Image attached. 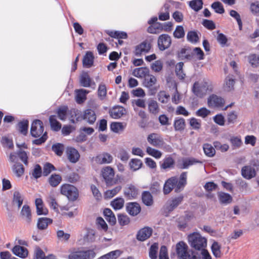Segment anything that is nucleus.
Segmentation results:
<instances>
[{
	"mask_svg": "<svg viewBox=\"0 0 259 259\" xmlns=\"http://www.w3.org/2000/svg\"><path fill=\"white\" fill-rule=\"evenodd\" d=\"M213 85L208 80H204L201 82H195L192 88L193 93L198 97L202 98L206 94L211 92Z\"/></svg>",
	"mask_w": 259,
	"mask_h": 259,
	"instance_id": "1",
	"label": "nucleus"
},
{
	"mask_svg": "<svg viewBox=\"0 0 259 259\" xmlns=\"http://www.w3.org/2000/svg\"><path fill=\"white\" fill-rule=\"evenodd\" d=\"M187 238L189 245L195 250H201L207 246V239L199 233H191Z\"/></svg>",
	"mask_w": 259,
	"mask_h": 259,
	"instance_id": "2",
	"label": "nucleus"
},
{
	"mask_svg": "<svg viewBox=\"0 0 259 259\" xmlns=\"http://www.w3.org/2000/svg\"><path fill=\"white\" fill-rule=\"evenodd\" d=\"M61 193L66 196L69 200L74 201L78 196V191L74 186L70 184H63L60 188Z\"/></svg>",
	"mask_w": 259,
	"mask_h": 259,
	"instance_id": "3",
	"label": "nucleus"
},
{
	"mask_svg": "<svg viewBox=\"0 0 259 259\" xmlns=\"http://www.w3.org/2000/svg\"><path fill=\"white\" fill-rule=\"evenodd\" d=\"M96 253L92 250H74L68 254V259H92L95 257Z\"/></svg>",
	"mask_w": 259,
	"mask_h": 259,
	"instance_id": "4",
	"label": "nucleus"
},
{
	"mask_svg": "<svg viewBox=\"0 0 259 259\" xmlns=\"http://www.w3.org/2000/svg\"><path fill=\"white\" fill-rule=\"evenodd\" d=\"M101 175L107 186H111L116 184L115 181L114 180L115 171L111 166H106L103 167L101 170Z\"/></svg>",
	"mask_w": 259,
	"mask_h": 259,
	"instance_id": "5",
	"label": "nucleus"
},
{
	"mask_svg": "<svg viewBox=\"0 0 259 259\" xmlns=\"http://www.w3.org/2000/svg\"><path fill=\"white\" fill-rule=\"evenodd\" d=\"M147 141L151 146L156 148L162 147L164 143L161 136L156 133L149 134L147 137Z\"/></svg>",
	"mask_w": 259,
	"mask_h": 259,
	"instance_id": "6",
	"label": "nucleus"
},
{
	"mask_svg": "<svg viewBox=\"0 0 259 259\" xmlns=\"http://www.w3.org/2000/svg\"><path fill=\"white\" fill-rule=\"evenodd\" d=\"M224 104V99L216 95L212 94L207 99V105L210 108H222Z\"/></svg>",
	"mask_w": 259,
	"mask_h": 259,
	"instance_id": "7",
	"label": "nucleus"
},
{
	"mask_svg": "<svg viewBox=\"0 0 259 259\" xmlns=\"http://www.w3.org/2000/svg\"><path fill=\"white\" fill-rule=\"evenodd\" d=\"M44 132L42 122L40 120H35L31 124L30 133L33 137L40 136Z\"/></svg>",
	"mask_w": 259,
	"mask_h": 259,
	"instance_id": "8",
	"label": "nucleus"
},
{
	"mask_svg": "<svg viewBox=\"0 0 259 259\" xmlns=\"http://www.w3.org/2000/svg\"><path fill=\"white\" fill-rule=\"evenodd\" d=\"M189 249L187 244L184 241H180L176 244V253L179 259L186 258Z\"/></svg>",
	"mask_w": 259,
	"mask_h": 259,
	"instance_id": "9",
	"label": "nucleus"
},
{
	"mask_svg": "<svg viewBox=\"0 0 259 259\" xmlns=\"http://www.w3.org/2000/svg\"><path fill=\"white\" fill-rule=\"evenodd\" d=\"M157 43L159 50L164 51L170 47L171 43V38L167 34H161L158 38Z\"/></svg>",
	"mask_w": 259,
	"mask_h": 259,
	"instance_id": "10",
	"label": "nucleus"
},
{
	"mask_svg": "<svg viewBox=\"0 0 259 259\" xmlns=\"http://www.w3.org/2000/svg\"><path fill=\"white\" fill-rule=\"evenodd\" d=\"M113 158L108 153H103L95 158V161L99 164H109L112 162Z\"/></svg>",
	"mask_w": 259,
	"mask_h": 259,
	"instance_id": "11",
	"label": "nucleus"
},
{
	"mask_svg": "<svg viewBox=\"0 0 259 259\" xmlns=\"http://www.w3.org/2000/svg\"><path fill=\"white\" fill-rule=\"evenodd\" d=\"M66 155L68 160L72 163H76L80 157L78 151L74 148L68 147L66 149Z\"/></svg>",
	"mask_w": 259,
	"mask_h": 259,
	"instance_id": "12",
	"label": "nucleus"
},
{
	"mask_svg": "<svg viewBox=\"0 0 259 259\" xmlns=\"http://www.w3.org/2000/svg\"><path fill=\"white\" fill-rule=\"evenodd\" d=\"M126 111L122 106H118L112 108L109 111V114L113 118L117 119L125 114Z\"/></svg>",
	"mask_w": 259,
	"mask_h": 259,
	"instance_id": "13",
	"label": "nucleus"
},
{
	"mask_svg": "<svg viewBox=\"0 0 259 259\" xmlns=\"http://www.w3.org/2000/svg\"><path fill=\"white\" fill-rule=\"evenodd\" d=\"M150 49V44L146 41H144L136 46L135 52V55L136 56H140L142 53L148 52Z\"/></svg>",
	"mask_w": 259,
	"mask_h": 259,
	"instance_id": "14",
	"label": "nucleus"
},
{
	"mask_svg": "<svg viewBox=\"0 0 259 259\" xmlns=\"http://www.w3.org/2000/svg\"><path fill=\"white\" fill-rule=\"evenodd\" d=\"M152 230L149 227H144L141 229L138 233L137 238L140 241H145L151 235Z\"/></svg>",
	"mask_w": 259,
	"mask_h": 259,
	"instance_id": "15",
	"label": "nucleus"
},
{
	"mask_svg": "<svg viewBox=\"0 0 259 259\" xmlns=\"http://www.w3.org/2000/svg\"><path fill=\"white\" fill-rule=\"evenodd\" d=\"M242 176L247 179H250L255 177L256 172L255 169L251 166H245L241 170Z\"/></svg>",
	"mask_w": 259,
	"mask_h": 259,
	"instance_id": "16",
	"label": "nucleus"
},
{
	"mask_svg": "<svg viewBox=\"0 0 259 259\" xmlns=\"http://www.w3.org/2000/svg\"><path fill=\"white\" fill-rule=\"evenodd\" d=\"M36 207V213L38 215H46L48 213V209L44 206L42 200L36 198L35 201Z\"/></svg>",
	"mask_w": 259,
	"mask_h": 259,
	"instance_id": "17",
	"label": "nucleus"
},
{
	"mask_svg": "<svg viewBox=\"0 0 259 259\" xmlns=\"http://www.w3.org/2000/svg\"><path fill=\"white\" fill-rule=\"evenodd\" d=\"M177 183V179L172 177L166 181L163 187V192L165 194L169 193Z\"/></svg>",
	"mask_w": 259,
	"mask_h": 259,
	"instance_id": "18",
	"label": "nucleus"
},
{
	"mask_svg": "<svg viewBox=\"0 0 259 259\" xmlns=\"http://www.w3.org/2000/svg\"><path fill=\"white\" fill-rule=\"evenodd\" d=\"M126 210L131 215H137L141 210V207L137 203H130L126 206Z\"/></svg>",
	"mask_w": 259,
	"mask_h": 259,
	"instance_id": "19",
	"label": "nucleus"
},
{
	"mask_svg": "<svg viewBox=\"0 0 259 259\" xmlns=\"http://www.w3.org/2000/svg\"><path fill=\"white\" fill-rule=\"evenodd\" d=\"M138 194L137 189L133 185H128L124 189V195L130 199L135 198Z\"/></svg>",
	"mask_w": 259,
	"mask_h": 259,
	"instance_id": "20",
	"label": "nucleus"
},
{
	"mask_svg": "<svg viewBox=\"0 0 259 259\" xmlns=\"http://www.w3.org/2000/svg\"><path fill=\"white\" fill-rule=\"evenodd\" d=\"M218 196L220 202L223 204H230L233 200L232 196L230 194L223 192H219Z\"/></svg>",
	"mask_w": 259,
	"mask_h": 259,
	"instance_id": "21",
	"label": "nucleus"
},
{
	"mask_svg": "<svg viewBox=\"0 0 259 259\" xmlns=\"http://www.w3.org/2000/svg\"><path fill=\"white\" fill-rule=\"evenodd\" d=\"M89 92L84 89L77 90L75 91V99L77 103H83L87 99V95Z\"/></svg>",
	"mask_w": 259,
	"mask_h": 259,
	"instance_id": "22",
	"label": "nucleus"
},
{
	"mask_svg": "<svg viewBox=\"0 0 259 259\" xmlns=\"http://www.w3.org/2000/svg\"><path fill=\"white\" fill-rule=\"evenodd\" d=\"M187 183V173L183 172L180 178L179 181L177 180V183L175 184V191L176 192L180 191L183 189Z\"/></svg>",
	"mask_w": 259,
	"mask_h": 259,
	"instance_id": "23",
	"label": "nucleus"
},
{
	"mask_svg": "<svg viewBox=\"0 0 259 259\" xmlns=\"http://www.w3.org/2000/svg\"><path fill=\"white\" fill-rule=\"evenodd\" d=\"M149 73V70L147 67H140L133 70V74L138 78H145Z\"/></svg>",
	"mask_w": 259,
	"mask_h": 259,
	"instance_id": "24",
	"label": "nucleus"
},
{
	"mask_svg": "<svg viewBox=\"0 0 259 259\" xmlns=\"http://www.w3.org/2000/svg\"><path fill=\"white\" fill-rule=\"evenodd\" d=\"M83 119L86 120L90 124H93L96 120V115L94 111L91 109H87L84 111Z\"/></svg>",
	"mask_w": 259,
	"mask_h": 259,
	"instance_id": "25",
	"label": "nucleus"
},
{
	"mask_svg": "<svg viewBox=\"0 0 259 259\" xmlns=\"http://www.w3.org/2000/svg\"><path fill=\"white\" fill-rule=\"evenodd\" d=\"M12 251L14 254L21 258H25L28 254L27 249L19 245L15 246Z\"/></svg>",
	"mask_w": 259,
	"mask_h": 259,
	"instance_id": "26",
	"label": "nucleus"
},
{
	"mask_svg": "<svg viewBox=\"0 0 259 259\" xmlns=\"http://www.w3.org/2000/svg\"><path fill=\"white\" fill-rule=\"evenodd\" d=\"M235 80L232 77L228 76L225 80L223 86L224 90L226 92H230L234 90Z\"/></svg>",
	"mask_w": 259,
	"mask_h": 259,
	"instance_id": "27",
	"label": "nucleus"
},
{
	"mask_svg": "<svg viewBox=\"0 0 259 259\" xmlns=\"http://www.w3.org/2000/svg\"><path fill=\"white\" fill-rule=\"evenodd\" d=\"M148 111L154 115L157 114L160 110L158 103L154 100H150L148 103Z\"/></svg>",
	"mask_w": 259,
	"mask_h": 259,
	"instance_id": "28",
	"label": "nucleus"
},
{
	"mask_svg": "<svg viewBox=\"0 0 259 259\" xmlns=\"http://www.w3.org/2000/svg\"><path fill=\"white\" fill-rule=\"evenodd\" d=\"M104 214L105 219L111 225H114L116 222V220L115 215L109 208H106L104 210Z\"/></svg>",
	"mask_w": 259,
	"mask_h": 259,
	"instance_id": "29",
	"label": "nucleus"
},
{
	"mask_svg": "<svg viewBox=\"0 0 259 259\" xmlns=\"http://www.w3.org/2000/svg\"><path fill=\"white\" fill-rule=\"evenodd\" d=\"M23 201V198L21 193L18 191H15L13 193V205L16 206L18 208H19L22 205Z\"/></svg>",
	"mask_w": 259,
	"mask_h": 259,
	"instance_id": "30",
	"label": "nucleus"
},
{
	"mask_svg": "<svg viewBox=\"0 0 259 259\" xmlns=\"http://www.w3.org/2000/svg\"><path fill=\"white\" fill-rule=\"evenodd\" d=\"M94 56L91 52H87L83 58V65L87 68L91 67L93 64Z\"/></svg>",
	"mask_w": 259,
	"mask_h": 259,
	"instance_id": "31",
	"label": "nucleus"
},
{
	"mask_svg": "<svg viewBox=\"0 0 259 259\" xmlns=\"http://www.w3.org/2000/svg\"><path fill=\"white\" fill-rule=\"evenodd\" d=\"M21 215L23 219L28 223H29L31 219V214L30 208L27 205H24L22 207Z\"/></svg>",
	"mask_w": 259,
	"mask_h": 259,
	"instance_id": "32",
	"label": "nucleus"
},
{
	"mask_svg": "<svg viewBox=\"0 0 259 259\" xmlns=\"http://www.w3.org/2000/svg\"><path fill=\"white\" fill-rule=\"evenodd\" d=\"M80 83L83 87H90L91 84V79L87 72H83L80 76Z\"/></svg>",
	"mask_w": 259,
	"mask_h": 259,
	"instance_id": "33",
	"label": "nucleus"
},
{
	"mask_svg": "<svg viewBox=\"0 0 259 259\" xmlns=\"http://www.w3.org/2000/svg\"><path fill=\"white\" fill-rule=\"evenodd\" d=\"M46 201L51 208L54 209L55 211L58 212L59 211V205L54 195L53 194H50L47 197Z\"/></svg>",
	"mask_w": 259,
	"mask_h": 259,
	"instance_id": "34",
	"label": "nucleus"
},
{
	"mask_svg": "<svg viewBox=\"0 0 259 259\" xmlns=\"http://www.w3.org/2000/svg\"><path fill=\"white\" fill-rule=\"evenodd\" d=\"M96 237V231L93 229H88L83 236V240L85 242H93L95 241Z\"/></svg>",
	"mask_w": 259,
	"mask_h": 259,
	"instance_id": "35",
	"label": "nucleus"
},
{
	"mask_svg": "<svg viewBox=\"0 0 259 259\" xmlns=\"http://www.w3.org/2000/svg\"><path fill=\"white\" fill-rule=\"evenodd\" d=\"M52 223V220L49 218H41L38 220L37 226L38 229L40 230H44L48 227L49 224H50Z\"/></svg>",
	"mask_w": 259,
	"mask_h": 259,
	"instance_id": "36",
	"label": "nucleus"
},
{
	"mask_svg": "<svg viewBox=\"0 0 259 259\" xmlns=\"http://www.w3.org/2000/svg\"><path fill=\"white\" fill-rule=\"evenodd\" d=\"M121 190V187L118 186L114 188L106 191L104 194L105 199H111L118 193Z\"/></svg>",
	"mask_w": 259,
	"mask_h": 259,
	"instance_id": "37",
	"label": "nucleus"
},
{
	"mask_svg": "<svg viewBox=\"0 0 259 259\" xmlns=\"http://www.w3.org/2000/svg\"><path fill=\"white\" fill-rule=\"evenodd\" d=\"M146 152L150 156L154 157L156 159H159L162 155V153L155 148H153L150 146H147L146 147Z\"/></svg>",
	"mask_w": 259,
	"mask_h": 259,
	"instance_id": "38",
	"label": "nucleus"
},
{
	"mask_svg": "<svg viewBox=\"0 0 259 259\" xmlns=\"http://www.w3.org/2000/svg\"><path fill=\"white\" fill-rule=\"evenodd\" d=\"M107 33L111 37L117 39H125L127 35L126 33L119 31H107Z\"/></svg>",
	"mask_w": 259,
	"mask_h": 259,
	"instance_id": "39",
	"label": "nucleus"
},
{
	"mask_svg": "<svg viewBox=\"0 0 259 259\" xmlns=\"http://www.w3.org/2000/svg\"><path fill=\"white\" fill-rule=\"evenodd\" d=\"M157 79L156 77L149 73L145 78L144 84L147 88H151L156 84Z\"/></svg>",
	"mask_w": 259,
	"mask_h": 259,
	"instance_id": "40",
	"label": "nucleus"
},
{
	"mask_svg": "<svg viewBox=\"0 0 259 259\" xmlns=\"http://www.w3.org/2000/svg\"><path fill=\"white\" fill-rule=\"evenodd\" d=\"M121 250H115L101 256L98 259H116L121 255Z\"/></svg>",
	"mask_w": 259,
	"mask_h": 259,
	"instance_id": "41",
	"label": "nucleus"
},
{
	"mask_svg": "<svg viewBox=\"0 0 259 259\" xmlns=\"http://www.w3.org/2000/svg\"><path fill=\"white\" fill-rule=\"evenodd\" d=\"M124 200L122 198L118 197L111 202V205L115 210L121 209L124 205Z\"/></svg>",
	"mask_w": 259,
	"mask_h": 259,
	"instance_id": "42",
	"label": "nucleus"
},
{
	"mask_svg": "<svg viewBox=\"0 0 259 259\" xmlns=\"http://www.w3.org/2000/svg\"><path fill=\"white\" fill-rule=\"evenodd\" d=\"M132 104L135 111H138V107L141 108H145L146 107L145 100L142 99L133 100Z\"/></svg>",
	"mask_w": 259,
	"mask_h": 259,
	"instance_id": "43",
	"label": "nucleus"
},
{
	"mask_svg": "<svg viewBox=\"0 0 259 259\" xmlns=\"http://www.w3.org/2000/svg\"><path fill=\"white\" fill-rule=\"evenodd\" d=\"M62 178L59 175L53 174L49 179L50 185L54 187L57 186L61 182Z\"/></svg>",
	"mask_w": 259,
	"mask_h": 259,
	"instance_id": "44",
	"label": "nucleus"
},
{
	"mask_svg": "<svg viewBox=\"0 0 259 259\" xmlns=\"http://www.w3.org/2000/svg\"><path fill=\"white\" fill-rule=\"evenodd\" d=\"M143 202L147 206L151 205L153 203V197L151 193L149 192L145 191L142 194Z\"/></svg>",
	"mask_w": 259,
	"mask_h": 259,
	"instance_id": "45",
	"label": "nucleus"
},
{
	"mask_svg": "<svg viewBox=\"0 0 259 259\" xmlns=\"http://www.w3.org/2000/svg\"><path fill=\"white\" fill-rule=\"evenodd\" d=\"M174 126L175 130L177 131H181L185 127V121L183 118H178L175 120Z\"/></svg>",
	"mask_w": 259,
	"mask_h": 259,
	"instance_id": "46",
	"label": "nucleus"
},
{
	"mask_svg": "<svg viewBox=\"0 0 259 259\" xmlns=\"http://www.w3.org/2000/svg\"><path fill=\"white\" fill-rule=\"evenodd\" d=\"M183 199V197L182 196H179L171 200L169 202V205L167 207L168 210L169 211H172L181 203Z\"/></svg>",
	"mask_w": 259,
	"mask_h": 259,
	"instance_id": "47",
	"label": "nucleus"
},
{
	"mask_svg": "<svg viewBox=\"0 0 259 259\" xmlns=\"http://www.w3.org/2000/svg\"><path fill=\"white\" fill-rule=\"evenodd\" d=\"M49 121L51 128L53 131H58L61 129V124L57 120L55 116L51 115L49 118Z\"/></svg>",
	"mask_w": 259,
	"mask_h": 259,
	"instance_id": "48",
	"label": "nucleus"
},
{
	"mask_svg": "<svg viewBox=\"0 0 259 259\" xmlns=\"http://www.w3.org/2000/svg\"><path fill=\"white\" fill-rule=\"evenodd\" d=\"M203 151L205 155L208 157H212L215 153V150L214 148L209 144H204L203 145Z\"/></svg>",
	"mask_w": 259,
	"mask_h": 259,
	"instance_id": "49",
	"label": "nucleus"
},
{
	"mask_svg": "<svg viewBox=\"0 0 259 259\" xmlns=\"http://www.w3.org/2000/svg\"><path fill=\"white\" fill-rule=\"evenodd\" d=\"M163 29L162 25L160 23H155L150 25L147 29L148 32L150 33H158Z\"/></svg>",
	"mask_w": 259,
	"mask_h": 259,
	"instance_id": "50",
	"label": "nucleus"
},
{
	"mask_svg": "<svg viewBox=\"0 0 259 259\" xmlns=\"http://www.w3.org/2000/svg\"><path fill=\"white\" fill-rule=\"evenodd\" d=\"M130 166L132 169L135 171L139 169L142 166V161L139 159H132L129 163Z\"/></svg>",
	"mask_w": 259,
	"mask_h": 259,
	"instance_id": "51",
	"label": "nucleus"
},
{
	"mask_svg": "<svg viewBox=\"0 0 259 259\" xmlns=\"http://www.w3.org/2000/svg\"><path fill=\"white\" fill-rule=\"evenodd\" d=\"M202 0H193L189 2L190 7L195 11H198L202 9Z\"/></svg>",
	"mask_w": 259,
	"mask_h": 259,
	"instance_id": "52",
	"label": "nucleus"
},
{
	"mask_svg": "<svg viewBox=\"0 0 259 259\" xmlns=\"http://www.w3.org/2000/svg\"><path fill=\"white\" fill-rule=\"evenodd\" d=\"M184 63L179 62L176 65V73L180 79H184L185 77V74L183 72Z\"/></svg>",
	"mask_w": 259,
	"mask_h": 259,
	"instance_id": "53",
	"label": "nucleus"
},
{
	"mask_svg": "<svg viewBox=\"0 0 259 259\" xmlns=\"http://www.w3.org/2000/svg\"><path fill=\"white\" fill-rule=\"evenodd\" d=\"M211 251L215 257H220L221 256V246L217 242H214L212 244Z\"/></svg>",
	"mask_w": 259,
	"mask_h": 259,
	"instance_id": "54",
	"label": "nucleus"
},
{
	"mask_svg": "<svg viewBox=\"0 0 259 259\" xmlns=\"http://www.w3.org/2000/svg\"><path fill=\"white\" fill-rule=\"evenodd\" d=\"M110 128L112 131L114 133H119L123 130L124 126L121 122H112L110 125Z\"/></svg>",
	"mask_w": 259,
	"mask_h": 259,
	"instance_id": "55",
	"label": "nucleus"
},
{
	"mask_svg": "<svg viewBox=\"0 0 259 259\" xmlns=\"http://www.w3.org/2000/svg\"><path fill=\"white\" fill-rule=\"evenodd\" d=\"M248 61L253 67H256L259 66V55L252 54L248 56Z\"/></svg>",
	"mask_w": 259,
	"mask_h": 259,
	"instance_id": "56",
	"label": "nucleus"
},
{
	"mask_svg": "<svg viewBox=\"0 0 259 259\" xmlns=\"http://www.w3.org/2000/svg\"><path fill=\"white\" fill-rule=\"evenodd\" d=\"M19 130L20 132L24 135H26L27 133L28 121V120H23L20 122L18 124Z\"/></svg>",
	"mask_w": 259,
	"mask_h": 259,
	"instance_id": "57",
	"label": "nucleus"
},
{
	"mask_svg": "<svg viewBox=\"0 0 259 259\" xmlns=\"http://www.w3.org/2000/svg\"><path fill=\"white\" fill-rule=\"evenodd\" d=\"M211 8L217 13L223 14L225 12L223 6L220 2H215L212 3L211 5Z\"/></svg>",
	"mask_w": 259,
	"mask_h": 259,
	"instance_id": "58",
	"label": "nucleus"
},
{
	"mask_svg": "<svg viewBox=\"0 0 259 259\" xmlns=\"http://www.w3.org/2000/svg\"><path fill=\"white\" fill-rule=\"evenodd\" d=\"M98 93L99 97L103 100L105 98L107 94V88L105 84L101 83L99 85Z\"/></svg>",
	"mask_w": 259,
	"mask_h": 259,
	"instance_id": "59",
	"label": "nucleus"
},
{
	"mask_svg": "<svg viewBox=\"0 0 259 259\" xmlns=\"http://www.w3.org/2000/svg\"><path fill=\"white\" fill-rule=\"evenodd\" d=\"M174 163L173 159L171 157H167L163 160L162 164L160 165V167L165 169L170 168Z\"/></svg>",
	"mask_w": 259,
	"mask_h": 259,
	"instance_id": "60",
	"label": "nucleus"
},
{
	"mask_svg": "<svg viewBox=\"0 0 259 259\" xmlns=\"http://www.w3.org/2000/svg\"><path fill=\"white\" fill-rule=\"evenodd\" d=\"M96 224L99 229H101L104 231H107L108 230V226L101 217H98L96 220Z\"/></svg>",
	"mask_w": 259,
	"mask_h": 259,
	"instance_id": "61",
	"label": "nucleus"
},
{
	"mask_svg": "<svg viewBox=\"0 0 259 259\" xmlns=\"http://www.w3.org/2000/svg\"><path fill=\"white\" fill-rule=\"evenodd\" d=\"M68 108L66 106L61 107L58 109V116L60 119L64 120L66 118Z\"/></svg>",
	"mask_w": 259,
	"mask_h": 259,
	"instance_id": "62",
	"label": "nucleus"
},
{
	"mask_svg": "<svg viewBox=\"0 0 259 259\" xmlns=\"http://www.w3.org/2000/svg\"><path fill=\"white\" fill-rule=\"evenodd\" d=\"M188 40L192 43H196L199 40V36L196 32L191 31L188 33L187 36Z\"/></svg>",
	"mask_w": 259,
	"mask_h": 259,
	"instance_id": "63",
	"label": "nucleus"
},
{
	"mask_svg": "<svg viewBox=\"0 0 259 259\" xmlns=\"http://www.w3.org/2000/svg\"><path fill=\"white\" fill-rule=\"evenodd\" d=\"M13 171L18 177L22 176L24 173V167L21 164L17 163L14 165Z\"/></svg>",
	"mask_w": 259,
	"mask_h": 259,
	"instance_id": "64",
	"label": "nucleus"
}]
</instances>
